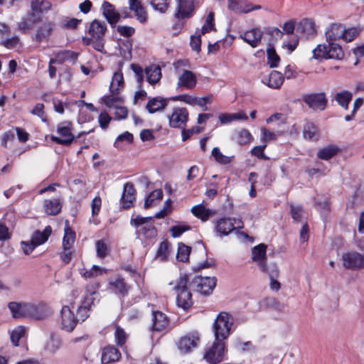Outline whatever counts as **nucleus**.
Returning a JSON list of instances; mask_svg holds the SVG:
<instances>
[{"label": "nucleus", "instance_id": "38", "mask_svg": "<svg viewBox=\"0 0 364 364\" xmlns=\"http://www.w3.org/2000/svg\"><path fill=\"white\" fill-rule=\"evenodd\" d=\"M353 95L350 92L347 90H343L336 93L335 95V100L339 105L343 107L345 109H348V104L351 101Z\"/></svg>", "mask_w": 364, "mask_h": 364}, {"label": "nucleus", "instance_id": "24", "mask_svg": "<svg viewBox=\"0 0 364 364\" xmlns=\"http://www.w3.org/2000/svg\"><path fill=\"white\" fill-rule=\"evenodd\" d=\"M107 26L105 23L94 20L90 26L88 33L92 39L100 40L105 36Z\"/></svg>", "mask_w": 364, "mask_h": 364}, {"label": "nucleus", "instance_id": "40", "mask_svg": "<svg viewBox=\"0 0 364 364\" xmlns=\"http://www.w3.org/2000/svg\"><path fill=\"white\" fill-rule=\"evenodd\" d=\"M124 87V77L122 72L114 73L110 83L109 89L112 93L117 92Z\"/></svg>", "mask_w": 364, "mask_h": 364}, {"label": "nucleus", "instance_id": "16", "mask_svg": "<svg viewBox=\"0 0 364 364\" xmlns=\"http://www.w3.org/2000/svg\"><path fill=\"white\" fill-rule=\"evenodd\" d=\"M57 132L61 137L51 136L52 141L59 144L68 145L74 140V136L72 134L69 126L60 125L58 127Z\"/></svg>", "mask_w": 364, "mask_h": 364}, {"label": "nucleus", "instance_id": "10", "mask_svg": "<svg viewBox=\"0 0 364 364\" xmlns=\"http://www.w3.org/2000/svg\"><path fill=\"white\" fill-rule=\"evenodd\" d=\"M303 101L314 110H324L327 105V99L324 92L305 95L303 96Z\"/></svg>", "mask_w": 364, "mask_h": 364}, {"label": "nucleus", "instance_id": "59", "mask_svg": "<svg viewBox=\"0 0 364 364\" xmlns=\"http://www.w3.org/2000/svg\"><path fill=\"white\" fill-rule=\"evenodd\" d=\"M117 31L121 36L124 37H129L135 32L134 28L128 26H119L117 27Z\"/></svg>", "mask_w": 364, "mask_h": 364}, {"label": "nucleus", "instance_id": "25", "mask_svg": "<svg viewBox=\"0 0 364 364\" xmlns=\"http://www.w3.org/2000/svg\"><path fill=\"white\" fill-rule=\"evenodd\" d=\"M43 208L47 215H56L62 208L60 199L59 198L46 199L43 201Z\"/></svg>", "mask_w": 364, "mask_h": 364}, {"label": "nucleus", "instance_id": "37", "mask_svg": "<svg viewBox=\"0 0 364 364\" xmlns=\"http://www.w3.org/2000/svg\"><path fill=\"white\" fill-rule=\"evenodd\" d=\"M51 232V228L47 226L43 232L36 231L33 234L31 240L38 247L48 240Z\"/></svg>", "mask_w": 364, "mask_h": 364}, {"label": "nucleus", "instance_id": "60", "mask_svg": "<svg viewBox=\"0 0 364 364\" xmlns=\"http://www.w3.org/2000/svg\"><path fill=\"white\" fill-rule=\"evenodd\" d=\"M171 200L170 199L167 200L165 202L164 208L156 213L155 218H158V219L164 218L167 215H168L171 211Z\"/></svg>", "mask_w": 364, "mask_h": 364}, {"label": "nucleus", "instance_id": "12", "mask_svg": "<svg viewBox=\"0 0 364 364\" xmlns=\"http://www.w3.org/2000/svg\"><path fill=\"white\" fill-rule=\"evenodd\" d=\"M228 9L235 13L247 14L255 10L261 9V6L253 5L247 1L228 0Z\"/></svg>", "mask_w": 364, "mask_h": 364}, {"label": "nucleus", "instance_id": "11", "mask_svg": "<svg viewBox=\"0 0 364 364\" xmlns=\"http://www.w3.org/2000/svg\"><path fill=\"white\" fill-rule=\"evenodd\" d=\"M342 258L346 268L353 269L364 268V256L358 252L344 253Z\"/></svg>", "mask_w": 364, "mask_h": 364}, {"label": "nucleus", "instance_id": "55", "mask_svg": "<svg viewBox=\"0 0 364 364\" xmlns=\"http://www.w3.org/2000/svg\"><path fill=\"white\" fill-rule=\"evenodd\" d=\"M170 0H151V4L152 7L161 13H164L169 5Z\"/></svg>", "mask_w": 364, "mask_h": 364}, {"label": "nucleus", "instance_id": "5", "mask_svg": "<svg viewBox=\"0 0 364 364\" xmlns=\"http://www.w3.org/2000/svg\"><path fill=\"white\" fill-rule=\"evenodd\" d=\"M131 224L133 225L136 229L139 234L147 238L154 237L156 235V230L153 223H151V218L141 217L136 215L131 220Z\"/></svg>", "mask_w": 364, "mask_h": 364}, {"label": "nucleus", "instance_id": "34", "mask_svg": "<svg viewBox=\"0 0 364 364\" xmlns=\"http://www.w3.org/2000/svg\"><path fill=\"white\" fill-rule=\"evenodd\" d=\"M264 82L272 89H278L284 82V76L278 71H272Z\"/></svg>", "mask_w": 364, "mask_h": 364}, {"label": "nucleus", "instance_id": "3", "mask_svg": "<svg viewBox=\"0 0 364 364\" xmlns=\"http://www.w3.org/2000/svg\"><path fill=\"white\" fill-rule=\"evenodd\" d=\"M188 279L186 275L181 276L176 282L173 290L176 294L177 305L187 309L193 304L192 294L188 288Z\"/></svg>", "mask_w": 364, "mask_h": 364}, {"label": "nucleus", "instance_id": "20", "mask_svg": "<svg viewBox=\"0 0 364 364\" xmlns=\"http://www.w3.org/2000/svg\"><path fill=\"white\" fill-rule=\"evenodd\" d=\"M168 318L166 315L161 311H154L152 314V331H163L166 329L168 326Z\"/></svg>", "mask_w": 364, "mask_h": 364}, {"label": "nucleus", "instance_id": "39", "mask_svg": "<svg viewBox=\"0 0 364 364\" xmlns=\"http://www.w3.org/2000/svg\"><path fill=\"white\" fill-rule=\"evenodd\" d=\"M75 240V232L71 230L68 221L64 228V236L63 238V247H73Z\"/></svg>", "mask_w": 364, "mask_h": 364}, {"label": "nucleus", "instance_id": "52", "mask_svg": "<svg viewBox=\"0 0 364 364\" xmlns=\"http://www.w3.org/2000/svg\"><path fill=\"white\" fill-rule=\"evenodd\" d=\"M267 63L271 68L277 67L279 63L280 58L276 53L275 50L273 48H269L267 50Z\"/></svg>", "mask_w": 364, "mask_h": 364}, {"label": "nucleus", "instance_id": "43", "mask_svg": "<svg viewBox=\"0 0 364 364\" xmlns=\"http://www.w3.org/2000/svg\"><path fill=\"white\" fill-rule=\"evenodd\" d=\"M163 192L161 189H156L152 191L146 198L144 202V208H148L155 205L159 201L162 199Z\"/></svg>", "mask_w": 364, "mask_h": 364}, {"label": "nucleus", "instance_id": "41", "mask_svg": "<svg viewBox=\"0 0 364 364\" xmlns=\"http://www.w3.org/2000/svg\"><path fill=\"white\" fill-rule=\"evenodd\" d=\"M235 140L239 145L244 146L252 141V136L247 129H241L237 132Z\"/></svg>", "mask_w": 364, "mask_h": 364}, {"label": "nucleus", "instance_id": "54", "mask_svg": "<svg viewBox=\"0 0 364 364\" xmlns=\"http://www.w3.org/2000/svg\"><path fill=\"white\" fill-rule=\"evenodd\" d=\"M127 336L124 329L119 326H116L114 331V338L117 345L120 346H123L127 341Z\"/></svg>", "mask_w": 364, "mask_h": 364}, {"label": "nucleus", "instance_id": "7", "mask_svg": "<svg viewBox=\"0 0 364 364\" xmlns=\"http://www.w3.org/2000/svg\"><path fill=\"white\" fill-rule=\"evenodd\" d=\"M189 113L186 108L174 107L167 115L169 126L172 128L184 129L188 119Z\"/></svg>", "mask_w": 364, "mask_h": 364}, {"label": "nucleus", "instance_id": "18", "mask_svg": "<svg viewBox=\"0 0 364 364\" xmlns=\"http://www.w3.org/2000/svg\"><path fill=\"white\" fill-rule=\"evenodd\" d=\"M266 251L267 246L264 244L255 246L252 251V259L257 263L261 271L266 270Z\"/></svg>", "mask_w": 364, "mask_h": 364}, {"label": "nucleus", "instance_id": "58", "mask_svg": "<svg viewBox=\"0 0 364 364\" xmlns=\"http://www.w3.org/2000/svg\"><path fill=\"white\" fill-rule=\"evenodd\" d=\"M48 2H44L43 1L32 0L31 6L32 10L34 12L37 13V12H40V11H43V9H46L48 7Z\"/></svg>", "mask_w": 364, "mask_h": 364}, {"label": "nucleus", "instance_id": "64", "mask_svg": "<svg viewBox=\"0 0 364 364\" xmlns=\"http://www.w3.org/2000/svg\"><path fill=\"white\" fill-rule=\"evenodd\" d=\"M60 346V341L57 338L51 337L46 344V349L50 352H55Z\"/></svg>", "mask_w": 364, "mask_h": 364}, {"label": "nucleus", "instance_id": "26", "mask_svg": "<svg viewBox=\"0 0 364 364\" xmlns=\"http://www.w3.org/2000/svg\"><path fill=\"white\" fill-rule=\"evenodd\" d=\"M192 214L203 221L208 220L215 215V211L207 208L203 203L194 205L191 210Z\"/></svg>", "mask_w": 364, "mask_h": 364}, {"label": "nucleus", "instance_id": "9", "mask_svg": "<svg viewBox=\"0 0 364 364\" xmlns=\"http://www.w3.org/2000/svg\"><path fill=\"white\" fill-rule=\"evenodd\" d=\"M79 321L75 316L74 311L69 306H64L61 309V328L64 331L71 332Z\"/></svg>", "mask_w": 364, "mask_h": 364}, {"label": "nucleus", "instance_id": "27", "mask_svg": "<svg viewBox=\"0 0 364 364\" xmlns=\"http://www.w3.org/2000/svg\"><path fill=\"white\" fill-rule=\"evenodd\" d=\"M120 356V352L114 346L105 347L102 353V363L103 364H108L117 361Z\"/></svg>", "mask_w": 364, "mask_h": 364}, {"label": "nucleus", "instance_id": "21", "mask_svg": "<svg viewBox=\"0 0 364 364\" xmlns=\"http://www.w3.org/2000/svg\"><path fill=\"white\" fill-rule=\"evenodd\" d=\"M193 11V0H178L176 17L178 19L189 18Z\"/></svg>", "mask_w": 364, "mask_h": 364}, {"label": "nucleus", "instance_id": "50", "mask_svg": "<svg viewBox=\"0 0 364 364\" xmlns=\"http://www.w3.org/2000/svg\"><path fill=\"white\" fill-rule=\"evenodd\" d=\"M115 93L105 96L102 98V102L109 108H114L115 105L122 103V98L114 96Z\"/></svg>", "mask_w": 364, "mask_h": 364}, {"label": "nucleus", "instance_id": "44", "mask_svg": "<svg viewBox=\"0 0 364 364\" xmlns=\"http://www.w3.org/2000/svg\"><path fill=\"white\" fill-rule=\"evenodd\" d=\"M107 270L97 265H93L91 269H82L80 274L85 278H93L107 273Z\"/></svg>", "mask_w": 364, "mask_h": 364}, {"label": "nucleus", "instance_id": "62", "mask_svg": "<svg viewBox=\"0 0 364 364\" xmlns=\"http://www.w3.org/2000/svg\"><path fill=\"white\" fill-rule=\"evenodd\" d=\"M114 109H115L114 114L117 119H122L127 117L128 110L125 107L122 106V104L115 105Z\"/></svg>", "mask_w": 364, "mask_h": 364}, {"label": "nucleus", "instance_id": "33", "mask_svg": "<svg viewBox=\"0 0 364 364\" xmlns=\"http://www.w3.org/2000/svg\"><path fill=\"white\" fill-rule=\"evenodd\" d=\"M211 156L215 162L222 165H228L235 159L234 155H225L218 147H214L212 149Z\"/></svg>", "mask_w": 364, "mask_h": 364}, {"label": "nucleus", "instance_id": "42", "mask_svg": "<svg viewBox=\"0 0 364 364\" xmlns=\"http://www.w3.org/2000/svg\"><path fill=\"white\" fill-rule=\"evenodd\" d=\"M53 31V25L51 23H44L40 26L36 32V37L37 41H41L48 38Z\"/></svg>", "mask_w": 364, "mask_h": 364}, {"label": "nucleus", "instance_id": "15", "mask_svg": "<svg viewBox=\"0 0 364 364\" xmlns=\"http://www.w3.org/2000/svg\"><path fill=\"white\" fill-rule=\"evenodd\" d=\"M199 336L198 333H193L182 336L178 343L179 350L183 353H188L198 346Z\"/></svg>", "mask_w": 364, "mask_h": 364}, {"label": "nucleus", "instance_id": "29", "mask_svg": "<svg viewBox=\"0 0 364 364\" xmlns=\"http://www.w3.org/2000/svg\"><path fill=\"white\" fill-rule=\"evenodd\" d=\"M218 119L221 124H226L236 120H247L248 117L245 112L240 111L236 113H220Z\"/></svg>", "mask_w": 364, "mask_h": 364}, {"label": "nucleus", "instance_id": "13", "mask_svg": "<svg viewBox=\"0 0 364 364\" xmlns=\"http://www.w3.org/2000/svg\"><path fill=\"white\" fill-rule=\"evenodd\" d=\"M50 314L49 308L43 303H28L27 317L36 320L43 319Z\"/></svg>", "mask_w": 364, "mask_h": 364}, {"label": "nucleus", "instance_id": "4", "mask_svg": "<svg viewBox=\"0 0 364 364\" xmlns=\"http://www.w3.org/2000/svg\"><path fill=\"white\" fill-rule=\"evenodd\" d=\"M314 58L316 60L336 59L341 60L344 57L342 47L338 43L318 45L312 51Z\"/></svg>", "mask_w": 364, "mask_h": 364}, {"label": "nucleus", "instance_id": "23", "mask_svg": "<svg viewBox=\"0 0 364 364\" xmlns=\"http://www.w3.org/2000/svg\"><path fill=\"white\" fill-rule=\"evenodd\" d=\"M235 229L231 218H223L215 222V230L218 235H228Z\"/></svg>", "mask_w": 364, "mask_h": 364}, {"label": "nucleus", "instance_id": "2", "mask_svg": "<svg viewBox=\"0 0 364 364\" xmlns=\"http://www.w3.org/2000/svg\"><path fill=\"white\" fill-rule=\"evenodd\" d=\"M234 319L232 316L225 311L220 312L215 318L213 323V329L215 340L226 339L230 334Z\"/></svg>", "mask_w": 364, "mask_h": 364}, {"label": "nucleus", "instance_id": "51", "mask_svg": "<svg viewBox=\"0 0 364 364\" xmlns=\"http://www.w3.org/2000/svg\"><path fill=\"white\" fill-rule=\"evenodd\" d=\"M169 254L168 242L166 241L161 242L156 252V257L161 260H166L169 256Z\"/></svg>", "mask_w": 364, "mask_h": 364}, {"label": "nucleus", "instance_id": "48", "mask_svg": "<svg viewBox=\"0 0 364 364\" xmlns=\"http://www.w3.org/2000/svg\"><path fill=\"white\" fill-rule=\"evenodd\" d=\"M297 30L306 34L311 35L316 32L314 23L311 20L305 19L300 22Z\"/></svg>", "mask_w": 364, "mask_h": 364}, {"label": "nucleus", "instance_id": "17", "mask_svg": "<svg viewBox=\"0 0 364 364\" xmlns=\"http://www.w3.org/2000/svg\"><path fill=\"white\" fill-rule=\"evenodd\" d=\"M345 31V26L341 23H331L326 31V39L329 43H336L335 41L342 39Z\"/></svg>", "mask_w": 364, "mask_h": 364}, {"label": "nucleus", "instance_id": "49", "mask_svg": "<svg viewBox=\"0 0 364 364\" xmlns=\"http://www.w3.org/2000/svg\"><path fill=\"white\" fill-rule=\"evenodd\" d=\"M26 334V328L23 326H19L15 328L11 333V341L12 343L17 346H18L19 340L24 337Z\"/></svg>", "mask_w": 364, "mask_h": 364}, {"label": "nucleus", "instance_id": "45", "mask_svg": "<svg viewBox=\"0 0 364 364\" xmlns=\"http://www.w3.org/2000/svg\"><path fill=\"white\" fill-rule=\"evenodd\" d=\"M282 134L281 132H274L265 127L260 129V141L263 143H268L275 141L278 135Z\"/></svg>", "mask_w": 364, "mask_h": 364}, {"label": "nucleus", "instance_id": "57", "mask_svg": "<svg viewBox=\"0 0 364 364\" xmlns=\"http://www.w3.org/2000/svg\"><path fill=\"white\" fill-rule=\"evenodd\" d=\"M111 119H112L111 117L108 114V113L107 112H105V111L101 112V113L100 114L99 117H98V122L100 123V126L102 129H106L108 127Z\"/></svg>", "mask_w": 364, "mask_h": 364}, {"label": "nucleus", "instance_id": "53", "mask_svg": "<svg viewBox=\"0 0 364 364\" xmlns=\"http://www.w3.org/2000/svg\"><path fill=\"white\" fill-rule=\"evenodd\" d=\"M360 32V29L357 28H350L348 29L345 28L342 39L346 42H350L358 36Z\"/></svg>", "mask_w": 364, "mask_h": 364}, {"label": "nucleus", "instance_id": "6", "mask_svg": "<svg viewBox=\"0 0 364 364\" xmlns=\"http://www.w3.org/2000/svg\"><path fill=\"white\" fill-rule=\"evenodd\" d=\"M216 279L213 277H196L191 282L193 289L201 294H210L216 286Z\"/></svg>", "mask_w": 364, "mask_h": 364}, {"label": "nucleus", "instance_id": "30", "mask_svg": "<svg viewBox=\"0 0 364 364\" xmlns=\"http://www.w3.org/2000/svg\"><path fill=\"white\" fill-rule=\"evenodd\" d=\"M8 307L14 318L27 317L28 303L10 302Z\"/></svg>", "mask_w": 364, "mask_h": 364}, {"label": "nucleus", "instance_id": "31", "mask_svg": "<svg viewBox=\"0 0 364 364\" xmlns=\"http://www.w3.org/2000/svg\"><path fill=\"white\" fill-rule=\"evenodd\" d=\"M167 102V100L163 97H153L148 101L146 108L149 113H154L164 109Z\"/></svg>", "mask_w": 364, "mask_h": 364}, {"label": "nucleus", "instance_id": "28", "mask_svg": "<svg viewBox=\"0 0 364 364\" xmlns=\"http://www.w3.org/2000/svg\"><path fill=\"white\" fill-rule=\"evenodd\" d=\"M144 73L147 82L151 85H156L161 80V68L157 65H152L146 68Z\"/></svg>", "mask_w": 364, "mask_h": 364}, {"label": "nucleus", "instance_id": "35", "mask_svg": "<svg viewBox=\"0 0 364 364\" xmlns=\"http://www.w3.org/2000/svg\"><path fill=\"white\" fill-rule=\"evenodd\" d=\"M340 149L336 145H328L321 148L317 152V157L322 160L328 161L336 156Z\"/></svg>", "mask_w": 364, "mask_h": 364}, {"label": "nucleus", "instance_id": "22", "mask_svg": "<svg viewBox=\"0 0 364 364\" xmlns=\"http://www.w3.org/2000/svg\"><path fill=\"white\" fill-rule=\"evenodd\" d=\"M136 191L132 183H127L124 186V191L121 201L124 208H129L133 206L135 200Z\"/></svg>", "mask_w": 364, "mask_h": 364}, {"label": "nucleus", "instance_id": "36", "mask_svg": "<svg viewBox=\"0 0 364 364\" xmlns=\"http://www.w3.org/2000/svg\"><path fill=\"white\" fill-rule=\"evenodd\" d=\"M319 130L318 127L311 122H307L303 129L304 138L309 140L316 141L319 138Z\"/></svg>", "mask_w": 364, "mask_h": 364}, {"label": "nucleus", "instance_id": "56", "mask_svg": "<svg viewBox=\"0 0 364 364\" xmlns=\"http://www.w3.org/2000/svg\"><path fill=\"white\" fill-rule=\"evenodd\" d=\"M214 29V14L213 13L210 12L205 20V23L203 25L201 33L203 34L208 33L212 30Z\"/></svg>", "mask_w": 364, "mask_h": 364}, {"label": "nucleus", "instance_id": "32", "mask_svg": "<svg viewBox=\"0 0 364 364\" xmlns=\"http://www.w3.org/2000/svg\"><path fill=\"white\" fill-rule=\"evenodd\" d=\"M129 9L134 12L135 17L141 23H145L148 19V15L139 1L129 4Z\"/></svg>", "mask_w": 364, "mask_h": 364}, {"label": "nucleus", "instance_id": "47", "mask_svg": "<svg viewBox=\"0 0 364 364\" xmlns=\"http://www.w3.org/2000/svg\"><path fill=\"white\" fill-rule=\"evenodd\" d=\"M191 230L190 225L186 223H178V224L172 226L170 229L171 236L173 237H178L181 236L183 232Z\"/></svg>", "mask_w": 364, "mask_h": 364}, {"label": "nucleus", "instance_id": "8", "mask_svg": "<svg viewBox=\"0 0 364 364\" xmlns=\"http://www.w3.org/2000/svg\"><path fill=\"white\" fill-rule=\"evenodd\" d=\"M225 355V343L220 340H215L213 346L208 348L204 358L210 363L220 362Z\"/></svg>", "mask_w": 364, "mask_h": 364}, {"label": "nucleus", "instance_id": "61", "mask_svg": "<svg viewBox=\"0 0 364 364\" xmlns=\"http://www.w3.org/2000/svg\"><path fill=\"white\" fill-rule=\"evenodd\" d=\"M73 256V250L71 247H63V251L60 253V257L65 264H68Z\"/></svg>", "mask_w": 364, "mask_h": 364}, {"label": "nucleus", "instance_id": "14", "mask_svg": "<svg viewBox=\"0 0 364 364\" xmlns=\"http://www.w3.org/2000/svg\"><path fill=\"white\" fill-rule=\"evenodd\" d=\"M263 32L258 28H252L239 36V38L249 44L252 48H257L261 43Z\"/></svg>", "mask_w": 364, "mask_h": 364}, {"label": "nucleus", "instance_id": "63", "mask_svg": "<svg viewBox=\"0 0 364 364\" xmlns=\"http://www.w3.org/2000/svg\"><path fill=\"white\" fill-rule=\"evenodd\" d=\"M97 255L100 258H104L107 255V247L102 240H98L96 242Z\"/></svg>", "mask_w": 364, "mask_h": 364}, {"label": "nucleus", "instance_id": "46", "mask_svg": "<svg viewBox=\"0 0 364 364\" xmlns=\"http://www.w3.org/2000/svg\"><path fill=\"white\" fill-rule=\"evenodd\" d=\"M191 248L183 243H179L178 246V252L176 258L178 261L186 262L188 260Z\"/></svg>", "mask_w": 364, "mask_h": 364}, {"label": "nucleus", "instance_id": "1", "mask_svg": "<svg viewBox=\"0 0 364 364\" xmlns=\"http://www.w3.org/2000/svg\"><path fill=\"white\" fill-rule=\"evenodd\" d=\"M173 67L178 73V87L193 90L196 85L197 77L193 72L186 69L189 67L188 61L186 60H177L173 63Z\"/></svg>", "mask_w": 364, "mask_h": 364}, {"label": "nucleus", "instance_id": "19", "mask_svg": "<svg viewBox=\"0 0 364 364\" xmlns=\"http://www.w3.org/2000/svg\"><path fill=\"white\" fill-rule=\"evenodd\" d=\"M102 14L112 26H115L120 19L119 13L114 6L108 1H104L102 5Z\"/></svg>", "mask_w": 364, "mask_h": 364}]
</instances>
